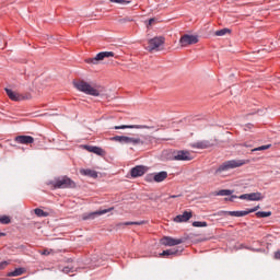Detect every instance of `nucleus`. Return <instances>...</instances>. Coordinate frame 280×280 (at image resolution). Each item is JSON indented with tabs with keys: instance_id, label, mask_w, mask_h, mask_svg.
Returning <instances> with one entry per match:
<instances>
[{
	"instance_id": "obj_1",
	"label": "nucleus",
	"mask_w": 280,
	"mask_h": 280,
	"mask_svg": "<svg viewBox=\"0 0 280 280\" xmlns=\"http://www.w3.org/2000/svg\"><path fill=\"white\" fill-rule=\"evenodd\" d=\"M74 88L85 95H92L93 97H100V90L93 88L89 82L81 80L73 82Z\"/></svg>"
},
{
	"instance_id": "obj_2",
	"label": "nucleus",
	"mask_w": 280,
	"mask_h": 280,
	"mask_svg": "<svg viewBox=\"0 0 280 280\" xmlns=\"http://www.w3.org/2000/svg\"><path fill=\"white\" fill-rule=\"evenodd\" d=\"M50 185H52L54 189H73L75 182L68 176H63L56 178Z\"/></svg>"
},
{
	"instance_id": "obj_3",
	"label": "nucleus",
	"mask_w": 280,
	"mask_h": 280,
	"mask_svg": "<svg viewBox=\"0 0 280 280\" xmlns=\"http://www.w3.org/2000/svg\"><path fill=\"white\" fill-rule=\"evenodd\" d=\"M242 165H246L244 160H230L221 164L215 174H222V172H229V170H235V167H242Z\"/></svg>"
},
{
	"instance_id": "obj_4",
	"label": "nucleus",
	"mask_w": 280,
	"mask_h": 280,
	"mask_svg": "<svg viewBox=\"0 0 280 280\" xmlns=\"http://www.w3.org/2000/svg\"><path fill=\"white\" fill-rule=\"evenodd\" d=\"M165 44L164 37H153L149 39L148 46L145 47L147 51H159V47L163 46Z\"/></svg>"
},
{
	"instance_id": "obj_5",
	"label": "nucleus",
	"mask_w": 280,
	"mask_h": 280,
	"mask_svg": "<svg viewBox=\"0 0 280 280\" xmlns=\"http://www.w3.org/2000/svg\"><path fill=\"white\" fill-rule=\"evenodd\" d=\"M115 57V52L113 51H102L98 52L94 58L86 59L89 65H97L100 60H104V58H113Z\"/></svg>"
},
{
	"instance_id": "obj_6",
	"label": "nucleus",
	"mask_w": 280,
	"mask_h": 280,
	"mask_svg": "<svg viewBox=\"0 0 280 280\" xmlns=\"http://www.w3.org/2000/svg\"><path fill=\"white\" fill-rule=\"evenodd\" d=\"M198 43V35L185 34L179 39L182 47H188V45H196Z\"/></svg>"
},
{
	"instance_id": "obj_7",
	"label": "nucleus",
	"mask_w": 280,
	"mask_h": 280,
	"mask_svg": "<svg viewBox=\"0 0 280 280\" xmlns=\"http://www.w3.org/2000/svg\"><path fill=\"white\" fill-rule=\"evenodd\" d=\"M194 156L189 151L179 150L173 152V161H191Z\"/></svg>"
},
{
	"instance_id": "obj_8",
	"label": "nucleus",
	"mask_w": 280,
	"mask_h": 280,
	"mask_svg": "<svg viewBox=\"0 0 280 280\" xmlns=\"http://www.w3.org/2000/svg\"><path fill=\"white\" fill-rule=\"evenodd\" d=\"M5 93L8 97H10L13 102H22V100H32V94H19L10 89H5Z\"/></svg>"
},
{
	"instance_id": "obj_9",
	"label": "nucleus",
	"mask_w": 280,
	"mask_h": 280,
	"mask_svg": "<svg viewBox=\"0 0 280 280\" xmlns=\"http://www.w3.org/2000/svg\"><path fill=\"white\" fill-rule=\"evenodd\" d=\"M238 199L249 200L250 202H259V200H264V195H261V192L243 194L238 196Z\"/></svg>"
},
{
	"instance_id": "obj_10",
	"label": "nucleus",
	"mask_w": 280,
	"mask_h": 280,
	"mask_svg": "<svg viewBox=\"0 0 280 280\" xmlns=\"http://www.w3.org/2000/svg\"><path fill=\"white\" fill-rule=\"evenodd\" d=\"M183 253L182 247L177 248H171V249H165L160 254V257H165L166 259H173V257H179V255Z\"/></svg>"
},
{
	"instance_id": "obj_11",
	"label": "nucleus",
	"mask_w": 280,
	"mask_h": 280,
	"mask_svg": "<svg viewBox=\"0 0 280 280\" xmlns=\"http://www.w3.org/2000/svg\"><path fill=\"white\" fill-rule=\"evenodd\" d=\"M165 178H167V172L162 171L159 173L147 175L145 180H148L149 183H152V180H154L155 183H163Z\"/></svg>"
},
{
	"instance_id": "obj_12",
	"label": "nucleus",
	"mask_w": 280,
	"mask_h": 280,
	"mask_svg": "<svg viewBox=\"0 0 280 280\" xmlns=\"http://www.w3.org/2000/svg\"><path fill=\"white\" fill-rule=\"evenodd\" d=\"M160 242L163 246H178V244H183V242H185V240L174 238L171 236H163Z\"/></svg>"
},
{
	"instance_id": "obj_13",
	"label": "nucleus",
	"mask_w": 280,
	"mask_h": 280,
	"mask_svg": "<svg viewBox=\"0 0 280 280\" xmlns=\"http://www.w3.org/2000/svg\"><path fill=\"white\" fill-rule=\"evenodd\" d=\"M137 129V130H151V128L154 127H150L148 125H121V126H115L114 130H126V129Z\"/></svg>"
},
{
	"instance_id": "obj_14",
	"label": "nucleus",
	"mask_w": 280,
	"mask_h": 280,
	"mask_svg": "<svg viewBox=\"0 0 280 280\" xmlns=\"http://www.w3.org/2000/svg\"><path fill=\"white\" fill-rule=\"evenodd\" d=\"M145 172H148V166H144V165H137L136 167H132L130 170V174L132 178H139L143 176Z\"/></svg>"
},
{
	"instance_id": "obj_15",
	"label": "nucleus",
	"mask_w": 280,
	"mask_h": 280,
	"mask_svg": "<svg viewBox=\"0 0 280 280\" xmlns=\"http://www.w3.org/2000/svg\"><path fill=\"white\" fill-rule=\"evenodd\" d=\"M218 215H232L233 218H244L248 215L247 210L242 211H220L218 212Z\"/></svg>"
},
{
	"instance_id": "obj_16",
	"label": "nucleus",
	"mask_w": 280,
	"mask_h": 280,
	"mask_svg": "<svg viewBox=\"0 0 280 280\" xmlns=\"http://www.w3.org/2000/svg\"><path fill=\"white\" fill-rule=\"evenodd\" d=\"M15 143H21L22 145H30L34 143V137L32 136H16L14 138Z\"/></svg>"
},
{
	"instance_id": "obj_17",
	"label": "nucleus",
	"mask_w": 280,
	"mask_h": 280,
	"mask_svg": "<svg viewBox=\"0 0 280 280\" xmlns=\"http://www.w3.org/2000/svg\"><path fill=\"white\" fill-rule=\"evenodd\" d=\"M191 148L197 150H207L208 148H213V143L209 140H201L191 144Z\"/></svg>"
},
{
	"instance_id": "obj_18",
	"label": "nucleus",
	"mask_w": 280,
	"mask_h": 280,
	"mask_svg": "<svg viewBox=\"0 0 280 280\" xmlns=\"http://www.w3.org/2000/svg\"><path fill=\"white\" fill-rule=\"evenodd\" d=\"M110 211H113V208L94 211V212H91L88 215L83 217V220H95V218H97V215H104L106 213H110Z\"/></svg>"
},
{
	"instance_id": "obj_19",
	"label": "nucleus",
	"mask_w": 280,
	"mask_h": 280,
	"mask_svg": "<svg viewBox=\"0 0 280 280\" xmlns=\"http://www.w3.org/2000/svg\"><path fill=\"white\" fill-rule=\"evenodd\" d=\"M145 142L139 137H128L125 138L126 145H143Z\"/></svg>"
},
{
	"instance_id": "obj_20",
	"label": "nucleus",
	"mask_w": 280,
	"mask_h": 280,
	"mask_svg": "<svg viewBox=\"0 0 280 280\" xmlns=\"http://www.w3.org/2000/svg\"><path fill=\"white\" fill-rule=\"evenodd\" d=\"M192 215L191 211H184L183 214H178L174 218V222H189Z\"/></svg>"
},
{
	"instance_id": "obj_21",
	"label": "nucleus",
	"mask_w": 280,
	"mask_h": 280,
	"mask_svg": "<svg viewBox=\"0 0 280 280\" xmlns=\"http://www.w3.org/2000/svg\"><path fill=\"white\" fill-rule=\"evenodd\" d=\"M84 149L88 150V152H92L93 154H97V156H104V154H106L104 149H102L100 147L84 145Z\"/></svg>"
},
{
	"instance_id": "obj_22",
	"label": "nucleus",
	"mask_w": 280,
	"mask_h": 280,
	"mask_svg": "<svg viewBox=\"0 0 280 280\" xmlns=\"http://www.w3.org/2000/svg\"><path fill=\"white\" fill-rule=\"evenodd\" d=\"M80 174H82V176H89L90 178H97V173L91 168H82Z\"/></svg>"
},
{
	"instance_id": "obj_23",
	"label": "nucleus",
	"mask_w": 280,
	"mask_h": 280,
	"mask_svg": "<svg viewBox=\"0 0 280 280\" xmlns=\"http://www.w3.org/2000/svg\"><path fill=\"white\" fill-rule=\"evenodd\" d=\"M141 224H145V221H136V222L127 221V222L118 223L117 226L118 228H121V226H132V225L141 226Z\"/></svg>"
},
{
	"instance_id": "obj_24",
	"label": "nucleus",
	"mask_w": 280,
	"mask_h": 280,
	"mask_svg": "<svg viewBox=\"0 0 280 280\" xmlns=\"http://www.w3.org/2000/svg\"><path fill=\"white\" fill-rule=\"evenodd\" d=\"M25 272V268L20 267L16 268L14 271H11L8 273V277H21V275H23Z\"/></svg>"
},
{
	"instance_id": "obj_25",
	"label": "nucleus",
	"mask_w": 280,
	"mask_h": 280,
	"mask_svg": "<svg viewBox=\"0 0 280 280\" xmlns=\"http://www.w3.org/2000/svg\"><path fill=\"white\" fill-rule=\"evenodd\" d=\"M35 215H37V218H47V215H49V212H45V210L40 209V208H36L34 210Z\"/></svg>"
},
{
	"instance_id": "obj_26",
	"label": "nucleus",
	"mask_w": 280,
	"mask_h": 280,
	"mask_svg": "<svg viewBox=\"0 0 280 280\" xmlns=\"http://www.w3.org/2000/svg\"><path fill=\"white\" fill-rule=\"evenodd\" d=\"M110 141H116L117 143H126V136H115L110 138Z\"/></svg>"
},
{
	"instance_id": "obj_27",
	"label": "nucleus",
	"mask_w": 280,
	"mask_h": 280,
	"mask_svg": "<svg viewBox=\"0 0 280 280\" xmlns=\"http://www.w3.org/2000/svg\"><path fill=\"white\" fill-rule=\"evenodd\" d=\"M270 215H272V212L271 211H258L256 212V217L257 218H270Z\"/></svg>"
},
{
	"instance_id": "obj_28",
	"label": "nucleus",
	"mask_w": 280,
	"mask_h": 280,
	"mask_svg": "<svg viewBox=\"0 0 280 280\" xmlns=\"http://www.w3.org/2000/svg\"><path fill=\"white\" fill-rule=\"evenodd\" d=\"M192 226L200 229V228L209 226V224L206 221H194Z\"/></svg>"
},
{
	"instance_id": "obj_29",
	"label": "nucleus",
	"mask_w": 280,
	"mask_h": 280,
	"mask_svg": "<svg viewBox=\"0 0 280 280\" xmlns=\"http://www.w3.org/2000/svg\"><path fill=\"white\" fill-rule=\"evenodd\" d=\"M214 34H215V36H226V34H231V30L222 28V30L217 31Z\"/></svg>"
},
{
	"instance_id": "obj_30",
	"label": "nucleus",
	"mask_w": 280,
	"mask_h": 280,
	"mask_svg": "<svg viewBox=\"0 0 280 280\" xmlns=\"http://www.w3.org/2000/svg\"><path fill=\"white\" fill-rule=\"evenodd\" d=\"M233 190L231 189H221L217 192V196H231Z\"/></svg>"
},
{
	"instance_id": "obj_31",
	"label": "nucleus",
	"mask_w": 280,
	"mask_h": 280,
	"mask_svg": "<svg viewBox=\"0 0 280 280\" xmlns=\"http://www.w3.org/2000/svg\"><path fill=\"white\" fill-rule=\"evenodd\" d=\"M272 144H266V145H261V147H258V148H255L252 150V152H261L264 150H269V148H271Z\"/></svg>"
},
{
	"instance_id": "obj_32",
	"label": "nucleus",
	"mask_w": 280,
	"mask_h": 280,
	"mask_svg": "<svg viewBox=\"0 0 280 280\" xmlns=\"http://www.w3.org/2000/svg\"><path fill=\"white\" fill-rule=\"evenodd\" d=\"M10 222H12L10 217H8V215L0 217V224H10Z\"/></svg>"
},
{
	"instance_id": "obj_33",
	"label": "nucleus",
	"mask_w": 280,
	"mask_h": 280,
	"mask_svg": "<svg viewBox=\"0 0 280 280\" xmlns=\"http://www.w3.org/2000/svg\"><path fill=\"white\" fill-rule=\"evenodd\" d=\"M110 3H119V5H128L130 0H109Z\"/></svg>"
},
{
	"instance_id": "obj_34",
	"label": "nucleus",
	"mask_w": 280,
	"mask_h": 280,
	"mask_svg": "<svg viewBox=\"0 0 280 280\" xmlns=\"http://www.w3.org/2000/svg\"><path fill=\"white\" fill-rule=\"evenodd\" d=\"M132 21V18H122L120 20H118V23H120L121 25H124L125 23H130Z\"/></svg>"
},
{
	"instance_id": "obj_35",
	"label": "nucleus",
	"mask_w": 280,
	"mask_h": 280,
	"mask_svg": "<svg viewBox=\"0 0 280 280\" xmlns=\"http://www.w3.org/2000/svg\"><path fill=\"white\" fill-rule=\"evenodd\" d=\"M62 272H65L66 275H69V272H73V268H71V267H63Z\"/></svg>"
},
{
	"instance_id": "obj_36",
	"label": "nucleus",
	"mask_w": 280,
	"mask_h": 280,
	"mask_svg": "<svg viewBox=\"0 0 280 280\" xmlns=\"http://www.w3.org/2000/svg\"><path fill=\"white\" fill-rule=\"evenodd\" d=\"M255 211H259V206H256V207H254V208H252V209H248L247 210V213L249 214V213H255Z\"/></svg>"
},
{
	"instance_id": "obj_37",
	"label": "nucleus",
	"mask_w": 280,
	"mask_h": 280,
	"mask_svg": "<svg viewBox=\"0 0 280 280\" xmlns=\"http://www.w3.org/2000/svg\"><path fill=\"white\" fill-rule=\"evenodd\" d=\"M237 198H240L237 195H232L230 198H225V200H229L230 202H234V200Z\"/></svg>"
},
{
	"instance_id": "obj_38",
	"label": "nucleus",
	"mask_w": 280,
	"mask_h": 280,
	"mask_svg": "<svg viewBox=\"0 0 280 280\" xmlns=\"http://www.w3.org/2000/svg\"><path fill=\"white\" fill-rule=\"evenodd\" d=\"M51 253H54V249H44L43 252H42V255H51Z\"/></svg>"
},
{
	"instance_id": "obj_39",
	"label": "nucleus",
	"mask_w": 280,
	"mask_h": 280,
	"mask_svg": "<svg viewBox=\"0 0 280 280\" xmlns=\"http://www.w3.org/2000/svg\"><path fill=\"white\" fill-rule=\"evenodd\" d=\"M8 261L0 262V270H5V267L8 266Z\"/></svg>"
},
{
	"instance_id": "obj_40",
	"label": "nucleus",
	"mask_w": 280,
	"mask_h": 280,
	"mask_svg": "<svg viewBox=\"0 0 280 280\" xmlns=\"http://www.w3.org/2000/svg\"><path fill=\"white\" fill-rule=\"evenodd\" d=\"M275 259H280V250H277V252L275 253Z\"/></svg>"
},
{
	"instance_id": "obj_41",
	"label": "nucleus",
	"mask_w": 280,
	"mask_h": 280,
	"mask_svg": "<svg viewBox=\"0 0 280 280\" xmlns=\"http://www.w3.org/2000/svg\"><path fill=\"white\" fill-rule=\"evenodd\" d=\"M152 23H154V19L149 20V25H152Z\"/></svg>"
},
{
	"instance_id": "obj_42",
	"label": "nucleus",
	"mask_w": 280,
	"mask_h": 280,
	"mask_svg": "<svg viewBox=\"0 0 280 280\" xmlns=\"http://www.w3.org/2000/svg\"><path fill=\"white\" fill-rule=\"evenodd\" d=\"M3 236H5V233H1V232H0V237H3Z\"/></svg>"
},
{
	"instance_id": "obj_43",
	"label": "nucleus",
	"mask_w": 280,
	"mask_h": 280,
	"mask_svg": "<svg viewBox=\"0 0 280 280\" xmlns=\"http://www.w3.org/2000/svg\"><path fill=\"white\" fill-rule=\"evenodd\" d=\"M171 198H178V196H176V195H173V196H171Z\"/></svg>"
}]
</instances>
